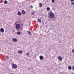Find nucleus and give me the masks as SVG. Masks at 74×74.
Returning a JSON list of instances; mask_svg holds the SVG:
<instances>
[{
  "label": "nucleus",
  "mask_w": 74,
  "mask_h": 74,
  "mask_svg": "<svg viewBox=\"0 0 74 74\" xmlns=\"http://www.w3.org/2000/svg\"><path fill=\"white\" fill-rule=\"evenodd\" d=\"M0 31L1 32V33H4V30L3 28H1L0 29Z\"/></svg>",
  "instance_id": "obj_6"
},
{
  "label": "nucleus",
  "mask_w": 74,
  "mask_h": 74,
  "mask_svg": "<svg viewBox=\"0 0 74 74\" xmlns=\"http://www.w3.org/2000/svg\"><path fill=\"white\" fill-rule=\"evenodd\" d=\"M58 59L60 61H62V60H63L62 57L60 56H59L58 58Z\"/></svg>",
  "instance_id": "obj_4"
},
{
  "label": "nucleus",
  "mask_w": 74,
  "mask_h": 74,
  "mask_svg": "<svg viewBox=\"0 0 74 74\" xmlns=\"http://www.w3.org/2000/svg\"><path fill=\"white\" fill-rule=\"evenodd\" d=\"M21 12L23 15H25V11L24 10H22Z\"/></svg>",
  "instance_id": "obj_8"
},
{
  "label": "nucleus",
  "mask_w": 74,
  "mask_h": 74,
  "mask_svg": "<svg viewBox=\"0 0 74 74\" xmlns=\"http://www.w3.org/2000/svg\"><path fill=\"white\" fill-rule=\"evenodd\" d=\"M8 3V2L7 1L5 0L4 1V3L5 4H7Z\"/></svg>",
  "instance_id": "obj_13"
},
{
  "label": "nucleus",
  "mask_w": 74,
  "mask_h": 74,
  "mask_svg": "<svg viewBox=\"0 0 74 74\" xmlns=\"http://www.w3.org/2000/svg\"><path fill=\"white\" fill-rule=\"evenodd\" d=\"M12 41H14V42H16L17 41V40L16 38H14L12 39Z\"/></svg>",
  "instance_id": "obj_7"
},
{
  "label": "nucleus",
  "mask_w": 74,
  "mask_h": 74,
  "mask_svg": "<svg viewBox=\"0 0 74 74\" xmlns=\"http://www.w3.org/2000/svg\"><path fill=\"white\" fill-rule=\"evenodd\" d=\"M72 52L73 53H74V49H73L72 50Z\"/></svg>",
  "instance_id": "obj_19"
},
{
  "label": "nucleus",
  "mask_w": 74,
  "mask_h": 74,
  "mask_svg": "<svg viewBox=\"0 0 74 74\" xmlns=\"http://www.w3.org/2000/svg\"><path fill=\"white\" fill-rule=\"evenodd\" d=\"M55 1V0H52V2H54Z\"/></svg>",
  "instance_id": "obj_24"
},
{
  "label": "nucleus",
  "mask_w": 74,
  "mask_h": 74,
  "mask_svg": "<svg viewBox=\"0 0 74 74\" xmlns=\"http://www.w3.org/2000/svg\"><path fill=\"white\" fill-rule=\"evenodd\" d=\"M68 69L69 70H71L72 68L71 66H69L68 67Z\"/></svg>",
  "instance_id": "obj_17"
},
{
  "label": "nucleus",
  "mask_w": 74,
  "mask_h": 74,
  "mask_svg": "<svg viewBox=\"0 0 74 74\" xmlns=\"http://www.w3.org/2000/svg\"><path fill=\"white\" fill-rule=\"evenodd\" d=\"M74 2H73L72 3V4L73 5H74Z\"/></svg>",
  "instance_id": "obj_25"
},
{
  "label": "nucleus",
  "mask_w": 74,
  "mask_h": 74,
  "mask_svg": "<svg viewBox=\"0 0 74 74\" xmlns=\"http://www.w3.org/2000/svg\"><path fill=\"white\" fill-rule=\"evenodd\" d=\"M47 9V11H49V10H50V8H49V7H47L46 8Z\"/></svg>",
  "instance_id": "obj_16"
},
{
  "label": "nucleus",
  "mask_w": 74,
  "mask_h": 74,
  "mask_svg": "<svg viewBox=\"0 0 74 74\" xmlns=\"http://www.w3.org/2000/svg\"><path fill=\"white\" fill-rule=\"evenodd\" d=\"M6 58H8V59L9 58V57H8V56H6Z\"/></svg>",
  "instance_id": "obj_21"
},
{
  "label": "nucleus",
  "mask_w": 74,
  "mask_h": 74,
  "mask_svg": "<svg viewBox=\"0 0 74 74\" xmlns=\"http://www.w3.org/2000/svg\"><path fill=\"white\" fill-rule=\"evenodd\" d=\"M27 32H28V34H29V35H30V36H32V33H31L30 31H27Z\"/></svg>",
  "instance_id": "obj_11"
},
{
  "label": "nucleus",
  "mask_w": 74,
  "mask_h": 74,
  "mask_svg": "<svg viewBox=\"0 0 74 74\" xmlns=\"http://www.w3.org/2000/svg\"><path fill=\"white\" fill-rule=\"evenodd\" d=\"M12 66L13 69H16V68L18 67V66H17V65H12Z\"/></svg>",
  "instance_id": "obj_3"
},
{
  "label": "nucleus",
  "mask_w": 74,
  "mask_h": 74,
  "mask_svg": "<svg viewBox=\"0 0 74 74\" xmlns=\"http://www.w3.org/2000/svg\"><path fill=\"white\" fill-rule=\"evenodd\" d=\"M72 70H74V66L72 68Z\"/></svg>",
  "instance_id": "obj_22"
},
{
  "label": "nucleus",
  "mask_w": 74,
  "mask_h": 74,
  "mask_svg": "<svg viewBox=\"0 0 74 74\" xmlns=\"http://www.w3.org/2000/svg\"><path fill=\"white\" fill-rule=\"evenodd\" d=\"M49 16L50 18H55V14L53 13L52 12V11H50Z\"/></svg>",
  "instance_id": "obj_1"
},
{
  "label": "nucleus",
  "mask_w": 74,
  "mask_h": 74,
  "mask_svg": "<svg viewBox=\"0 0 74 74\" xmlns=\"http://www.w3.org/2000/svg\"><path fill=\"white\" fill-rule=\"evenodd\" d=\"M16 34H18V35H19L21 34V32L20 31H18V32H16Z\"/></svg>",
  "instance_id": "obj_15"
},
{
  "label": "nucleus",
  "mask_w": 74,
  "mask_h": 74,
  "mask_svg": "<svg viewBox=\"0 0 74 74\" xmlns=\"http://www.w3.org/2000/svg\"><path fill=\"white\" fill-rule=\"evenodd\" d=\"M71 74H74V72H73V73H72Z\"/></svg>",
  "instance_id": "obj_26"
},
{
  "label": "nucleus",
  "mask_w": 74,
  "mask_h": 74,
  "mask_svg": "<svg viewBox=\"0 0 74 74\" xmlns=\"http://www.w3.org/2000/svg\"><path fill=\"white\" fill-rule=\"evenodd\" d=\"M30 7L31 8H33V6L32 5H31Z\"/></svg>",
  "instance_id": "obj_20"
},
{
  "label": "nucleus",
  "mask_w": 74,
  "mask_h": 74,
  "mask_svg": "<svg viewBox=\"0 0 74 74\" xmlns=\"http://www.w3.org/2000/svg\"><path fill=\"white\" fill-rule=\"evenodd\" d=\"M71 1H73L74 0H71Z\"/></svg>",
  "instance_id": "obj_28"
},
{
  "label": "nucleus",
  "mask_w": 74,
  "mask_h": 74,
  "mask_svg": "<svg viewBox=\"0 0 74 74\" xmlns=\"http://www.w3.org/2000/svg\"><path fill=\"white\" fill-rule=\"evenodd\" d=\"M16 23H15L14 25H16Z\"/></svg>",
  "instance_id": "obj_27"
},
{
  "label": "nucleus",
  "mask_w": 74,
  "mask_h": 74,
  "mask_svg": "<svg viewBox=\"0 0 74 74\" xmlns=\"http://www.w3.org/2000/svg\"><path fill=\"white\" fill-rule=\"evenodd\" d=\"M31 14H32V15H34V14H35L36 12H33L31 13Z\"/></svg>",
  "instance_id": "obj_14"
},
{
  "label": "nucleus",
  "mask_w": 74,
  "mask_h": 74,
  "mask_svg": "<svg viewBox=\"0 0 74 74\" xmlns=\"http://www.w3.org/2000/svg\"><path fill=\"white\" fill-rule=\"evenodd\" d=\"M38 21L39 22H41V20L40 19H38Z\"/></svg>",
  "instance_id": "obj_18"
},
{
  "label": "nucleus",
  "mask_w": 74,
  "mask_h": 74,
  "mask_svg": "<svg viewBox=\"0 0 74 74\" xmlns=\"http://www.w3.org/2000/svg\"><path fill=\"white\" fill-rule=\"evenodd\" d=\"M13 65H15V64H13Z\"/></svg>",
  "instance_id": "obj_30"
},
{
  "label": "nucleus",
  "mask_w": 74,
  "mask_h": 74,
  "mask_svg": "<svg viewBox=\"0 0 74 74\" xmlns=\"http://www.w3.org/2000/svg\"><path fill=\"white\" fill-rule=\"evenodd\" d=\"M27 55L28 56V55H29V53H27Z\"/></svg>",
  "instance_id": "obj_23"
},
{
  "label": "nucleus",
  "mask_w": 74,
  "mask_h": 74,
  "mask_svg": "<svg viewBox=\"0 0 74 74\" xmlns=\"http://www.w3.org/2000/svg\"><path fill=\"white\" fill-rule=\"evenodd\" d=\"M42 5L41 3H39V7H42Z\"/></svg>",
  "instance_id": "obj_9"
},
{
  "label": "nucleus",
  "mask_w": 74,
  "mask_h": 74,
  "mask_svg": "<svg viewBox=\"0 0 74 74\" xmlns=\"http://www.w3.org/2000/svg\"><path fill=\"white\" fill-rule=\"evenodd\" d=\"M21 28V25L19 24H16V30H18Z\"/></svg>",
  "instance_id": "obj_2"
},
{
  "label": "nucleus",
  "mask_w": 74,
  "mask_h": 74,
  "mask_svg": "<svg viewBox=\"0 0 74 74\" xmlns=\"http://www.w3.org/2000/svg\"><path fill=\"white\" fill-rule=\"evenodd\" d=\"M13 32H14V31H15V30H13Z\"/></svg>",
  "instance_id": "obj_29"
},
{
  "label": "nucleus",
  "mask_w": 74,
  "mask_h": 74,
  "mask_svg": "<svg viewBox=\"0 0 74 74\" xmlns=\"http://www.w3.org/2000/svg\"><path fill=\"white\" fill-rule=\"evenodd\" d=\"M18 53H20V54H21V53H22L23 52V51H19L18 52Z\"/></svg>",
  "instance_id": "obj_12"
},
{
  "label": "nucleus",
  "mask_w": 74,
  "mask_h": 74,
  "mask_svg": "<svg viewBox=\"0 0 74 74\" xmlns=\"http://www.w3.org/2000/svg\"><path fill=\"white\" fill-rule=\"evenodd\" d=\"M40 60H43L44 59V57L42 56H40L39 57Z\"/></svg>",
  "instance_id": "obj_5"
},
{
  "label": "nucleus",
  "mask_w": 74,
  "mask_h": 74,
  "mask_svg": "<svg viewBox=\"0 0 74 74\" xmlns=\"http://www.w3.org/2000/svg\"><path fill=\"white\" fill-rule=\"evenodd\" d=\"M17 14L18 15H21L22 13H21L20 11H18Z\"/></svg>",
  "instance_id": "obj_10"
}]
</instances>
